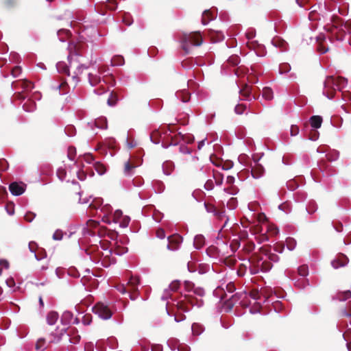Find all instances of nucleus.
<instances>
[{
  "mask_svg": "<svg viewBox=\"0 0 351 351\" xmlns=\"http://www.w3.org/2000/svg\"><path fill=\"white\" fill-rule=\"evenodd\" d=\"M106 7L110 10H114L117 8V3L115 0H106Z\"/></svg>",
  "mask_w": 351,
  "mask_h": 351,
  "instance_id": "603ef678",
  "label": "nucleus"
},
{
  "mask_svg": "<svg viewBox=\"0 0 351 351\" xmlns=\"http://www.w3.org/2000/svg\"><path fill=\"white\" fill-rule=\"evenodd\" d=\"M137 167V165L134 164L132 160H128L124 164V169L123 172L126 176H130L134 173L135 168Z\"/></svg>",
  "mask_w": 351,
  "mask_h": 351,
  "instance_id": "aec40b11",
  "label": "nucleus"
},
{
  "mask_svg": "<svg viewBox=\"0 0 351 351\" xmlns=\"http://www.w3.org/2000/svg\"><path fill=\"white\" fill-rule=\"evenodd\" d=\"M36 103L32 99H28L26 102L23 104V109L26 112H33L36 109Z\"/></svg>",
  "mask_w": 351,
  "mask_h": 351,
  "instance_id": "393cba45",
  "label": "nucleus"
},
{
  "mask_svg": "<svg viewBox=\"0 0 351 351\" xmlns=\"http://www.w3.org/2000/svg\"><path fill=\"white\" fill-rule=\"evenodd\" d=\"M2 5L5 9L10 10L17 5L16 0H2Z\"/></svg>",
  "mask_w": 351,
  "mask_h": 351,
  "instance_id": "c85d7f7f",
  "label": "nucleus"
},
{
  "mask_svg": "<svg viewBox=\"0 0 351 351\" xmlns=\"http://www.w3.org/2000/svg\"><path fill=\"white\" fill-rule=\"evenodd\" d=\"M247 270V267L244 264H241L238 268L237 274L239 276L245 275Z\"/></svg>",
  "mask_w": 351,
  "mask_h": 351,
  "instance_id": "052dcab7",
  "label": "nucleus"
},
{
  "mask_svg": "<svg viewBox=\"0 0 351 351\" xmlns=\"http://www.w3.org/2000/svg\"><path fill=\"white\" fill-rule=\"evenodd\" d=\"M308 38L311 43H315L314 44H312L313 47L319 53L324 54L328 51L329 48L328 45L323 43V42H326V36L324 33H319V34L310 36Z\"/></svg>",
  "mask_w": 351,
  "mask_h": 351,
  "instance_id": "39448f33",
  "label": "nucleus"
},
{
  "mask_svg": "<svg viewBox=\"0 0 351 351\" xmlns=\"http://www.w3.org/2000/svg\"><path fill=\"white\" fill-rule=\"evenodd\" d=\"M21 67L19 66H14L11 71L12 75L13 77H16L19 75V74L21 73Z\"/></svg>",
  "mask_w": 351,
  "mask_h": 351,
  "instance_id": "0e129e2a",
  "label": "nucleus"
},
{
  "mask_svg": "<svg viewBox=\"0 0 351 351\" xmlns=\"http://www.w3.org/2000/svg\"><path fill=\"white\" fill-rule=\"evenodd\" d=\"M191 329L194 335H199L204 330L203 326L197 323H194L191 326Z\"/></svg>",
  "mask_w": 351,
  "mask_h": 351,
  "instance_id": "72a5a7b5",
  "label": "nucleus"
},
{
  "mask_svg": "<svg viewBox=\"0 0 351 351\" xmlns=\"http://www.w3.org/2000/svg\"><path fill=\"white\" fill-rule=\"evenodd\" d=\"M262 261V257H261L257 253H254L251 256L249 259V262L252 265L250 269L252 274H257L260 271V265Z\"/></svg>",
  "mask_w": 351,
  "mask_h": 351,
  "instance_id": "9b49d317",
  "label": "nucleus"
},
{
  "mask_svg": "<svg viewBox=\"0 0 351 351\" xmlns=\"http://www.w3.org/2000/svg\"><path fill=\"white\" fill-rule=\"evenodd\" d=\"M339 153L336 150H333L325 154V157L330 161H335L339 158Z\"/></svg>",
  "mask_w": 351,
  "mask_h": 351,
  "instance_id": "c9c22d12",
  "label": "nucleus"
},
{
  "mask_svg": "<svg viewBox=\"0 0 351 351\" xmlns=\"http://www.w3.org/2000/svg\"><path fill=\"white\" fill-rule=\"evenodd\" d=\"M58 313L56 311H50L47 315V322L49 325L56 324L58 319Z\"/></svg>",
  "mask_w": 351,
  "mask_h": 351,
  "instance_id": "b1692460",
  "label": "nucleus"
},
{
  "mask_svg": "<svg viewBox=\"0 0 351 351\" xmlns=\"http://www.w3.org/2000/svg\"><path fill=\"white\" fill-rule=\"evenodd\" d=\"M45 339L43 338L39 339L36 343V349L38 351H43L45 349Z\"/></svg>",
  "mask_w": 351,
  "mask_h": 351,
  "instance_id": "a18cd8bd",
  "label": "nucleus"
},
{
  "mask_svg": "<svg viewBox=\"0 0 351 351\" xmlns=\"http://www.w3.org/2000/svg\"><path fill=\"white\" fill-rule=\"evenodd\" d=\"M342 32L345 34H348L350 36L348 40L349 44L351 45V22H346L342 25Z\"/></svg>",
  "mask_w": 351,
  "mask_h": 351,
  "instance_id": "cd10ccee",
  "label": "nucleus"
},
{
  "mask_svg": "<svg viewBox=\"0 0 351 351\" xmlns=\"http://www.w3.org/2000/svg\"><path fill=\"white\" fill-rule=\"evenodd\" d=\"M216 17V13L211 11V10H206L202 17V23L203 25L208 24L210 21H213Z\"/></svg>",
  "mask_w": 351,
  "mask_h": 351,
  "instance_id": "6ab92c4d",
  "label": "nucleus"
},
{
  "mask_svg": "<svg viewBox=\"0 0 351 351\" xmlns=\"http://www.w3.org/2000/svg\"><path fill=\"white\" fill-rule=\"evenodd\" d=\"M12 86L14 89L22 88L24 91H28L34 88V84L27 80H22L14 82Z\"/></svg>",
  "mask_w": 351,
  "mask_h": 351,
  "instance_id": "ddd939ff",
  "label": "nucleus"
},
{
  "mask_svg": "<svg viewBox=\"0 0 351 351\" xmlns=\"http://www.w3.org/2000/svg\"><path fill=\"white\" fill-rule=\"evenodd\" d=\"M123 217L122 211L121 210H117L112 217V221L116 223H118Z\"/></svg>",
  "mask_w": 351,
  "mask_h": 351,
  "instance_id": "37998d69",
  "label": "nucleus"
},
{
  "mask_svg": "<svg viewBox=\"0 0 351 351\" xmlns=\"http://www.w3.org/2000/svg\"><path fill=\"white\" fill-rule=\"evenodd\" d=\"M237 204V200L236 198L232 197L228 202L227 206L230 209H234L236 208Z\"/></svg>",
  "mask_w": 351,
  "mask_h": 351,
  "instance_id": "bf43d9fd",
  "label": "nucleus"
},
{
  "mask_svg": "<svg viewBox=\"0 0 351 351\" xmlns=\"http://www.w3.org/2000/svg\"><path fill=\"white\" fill-rule=\"evenodd\" d=\"M251 87H250L247 84H245L240 89L239 93L245 99L251 100Z\"/></svg>",
  "mask_w": 351,
  "mask_h": 351,
  "instance_id": "4be33fe9",
  "label": "nucleus"
},
{
  "mask_svg": "<svg viewBox=\"0 0 351 351\" xmlns=\"http://www.w3.org/2000/svg\"><path fill=\"white\" fill-rule=\"evenodd\" d=\"M140 283V279L138 277L131 276L130 278L126 287L128 288L127 293L129 294L130 298L132 300H134L138 298V286Z\"/></svg>",
  "mask_w": 351,
  "mask_h": 351,
  "instance_id": "0eeeda50",
  "label": "nucleus"
},
{
  "mask_svg": "<svg viewBox=\"0 0 351 351\" xmlns=\"http://www.w3.org/2000/svg\"><path fill=\"white\" fill-rule=\"evenodd\" d=\"M174 164L171 161H166L162 165V170L165 174L169 176L174 170Z\"/></svg>",
  "mask_w": 351,
  "mask_h": 351,
  "instance_id": "5701e85b",
  "label": "nucleus"
},
{
  "mask_svg": "<svg viewBox=\"0 0 351 351\" xmlns=\"http://www.w3.org/2000/svg\"><path fill=\"white\" fill-rule=\"evenodd\" d=\"M88 80L92 86H95L100 82V77L96 74L89 73Z\"/></svg>",
  "mask_w": 351,
  "mask_h": 351,
  "instance_id": "58836bf2",
  "label": "nucleus"
},
{
  "mask_svg": "<svg viewBox=\"0 0 351 351\" xmlns=\"http://www.w3.org/2000/svg\"><path fill=\"white\" fill-rule=\"evenodd\" d=\"M167 240L169 242L167 246V249L171 251H176L179 249L183 239L180 234H174L168 237Z\"/></svg>",
  "mask_w": 351,
  "mask_h": 351,
  "instance_id": "1a4fd4ad",
  "label": "nucleus"
},
{
  "mask_svg": "<svg viewBox=\"0 0 351 351\" xmlns=\"http://www.w3.org/2000/svg\"><path fill=\"white\" fill-rule=\"evenodd\" d=\"M298 274L302 277H306L307 276V266L306 265H302L300 266L298 269Z\"/></svg>",
  "mask_w": 351,
  "mask_h": 351,
  "instance_id": "6e6d98bb",
  "label": "nucleus"
},
{
  "mask_svg": "<svg viewBox=\"0 0 351 351\" xmlns=\"http://www.w3.org/2000/svg\"><path fill=\"white\" fill-rule=\"evenodd\" d=\"M274 249L276 252L282 253L285 249V245L281 243H277L274 245Z\"/></svg>",
  "mask_w": 351,
  "mask_h": 351,
  "instance_id": "e2e57ef3",
  "label": "nucleus"
},
{
  "mask_svg": "<svg viewBox=\"0 0 351 351\" xmlns=\"http://www.w3.org/2000/svg\"><path fill=\"white\" fill-rule=\"evenodd\" d=\"M25 184L23 183L12 182L9 186V189L11 193L14 195L18 196L22 195L25 190Z\"/></svg>",
  "mask_w": 351,
  "mask_h": 351,
  "instance_id": "2eb2a0df",
  "label": "nucleus"
},
{
  "mask_svg": "<svg viewBox=\"0 0 351 351\" xmlns=\"http://www.w3.org/2000/svg\"><path fill=\"white\" fill-rule=\"evenodd\" d=\"M58 88L60 89L61 94H65L69 90V85L66 81L62 82L61 84H60L58 86Z\"/></svg>",
  "mask_w": 351,
  "mask_h": 351,
  "instance_id": "09e8293b",
  "label": "nucleus"
},
{
  "mask_svg": "<svg viewBox=\"0 0 351 351\" xmlns=\"http://www.w3.org/2000/svg\"><path fill=\"white\" fill-rule=\"evenodd\" d=\"M218 248L213 245H211L206 249V253L210 257H216L218 254Z\"/></svg>",
  "mask_w": 351,
  "mask_h": 351,
  "instance_id": "ea45409f",
  "label": "nucleus"
},
{
  "mask_svg": "<svg viewBox=\"0 0 351 351\" xmlns=\"http://www.w3.org/2000/svg\"><path fill=\"white\" fill-rule=\"evenodd\" d=\"M180 42L182 49L187 54L191 51L192 46H200L203 43V38L199 32H193L184 34L180 38Z\"/></svg>",
  "mask_w": 351,
  "mask_h": 351,
  "instance_id": "7ed1b4c3",
  "label": "nucleus"
},
{
  "mask_svg": "<svg viewBox=\"0 0 351 351\" xmlns=\"http://www.w3.org/2000/svg\"><path fill=\"white\" fill-rule=\"evenodd\" d=\"M348 262V258L345 254L340 253L331 261V265L334 269H338L345 267Z\"/></svg>",
  "mask_w": 351,
  "mask_h": 351,
  "instance_id": "f8f14e48",
  "label": "nucleus"
},
{
  "mask_svg": "<svg viewBox=\"0 0 351 351\" xmlns=\"http://www.w3.org/2000/svg\"><path fill=\"white\" fill-rule=\"evenodd\" d=\"M195 299L190 295H186L182 300L178 302L176 304L177 310L181 312H188L191 306H194Z\"/></svg>",
  "mask_w": 351,
  "mask_h": 351,
  "instance_id": "6e6552de",
  "label": "nucleus"
},
{
  "mask_svg": "<svg viewBox=\"0 0 351 351\" xmlns=\"http://www.w3.org/2000/svg\"><path fill=\"white\" fill-rule=\"evenodd\" d=\"M254 165L252 166V176L254 178L258 179L263 176L265 172L263 167L258 162V160H254Z\"/></svg>",
  "mask_w": 351,
  "mask_h": 351,
  "instance_id": "dca6fc26",
  "label": "nucleus"
},
{
  "mask_svg": "<svg viewBox=\"0 0 351 351\" xmlns=\"http://www.w3.org/2000/svg\"><path fill=\"white\" fill-rule=\"evenodd\" d=\"M207 35L210 37V39L213 43H217L221 41L224 38L223 34L220 31L208 29L207 31Z\"/></svg>",
  "mask_w": 351,
  "mask_h": 351,
  "instance_id": "f3484780",
  "label": "nucleus"
},
{
  "mask_svg": "<svg viewBox=\"0 0 351 351\" xmlns=\"http://www.w3.org/2000/svg\"><path fill=\"white\" fill-rule=\"evenodd\" d=\"M167 131H169L170 132H173V130H171L170 125L160 128L158 130L153 131L150 135L152 141L155 144L159 143L160 138L162 137V135L166 134Z\"/></svg>",
  "mask_w": 351,
  "mask_h": 351,
  "instance_id": "9d476101",
  "label": "nucleus"
},
{
  "mask_svg": "<svg viewBox=\"0 0 351 351\" xmlns=\"http://www.w3.org/2000/svg\"><path fill=\"white\" fill-rule=\"evenodd\" d=\"M93 312L97 315L99 317L105 320L109 319L113 314L110 308L102 302H97L93 307Z\"/></svg>",
  "mask_w": 351,
  "mask_h": 351,
  "instance_id": "423d86ee",
  "label": "nucleus"
},
{
  "mask_svg": "<svg viewBox=\"0 0 351 351\" xmlns=\"http://www.w3.org/2000/svg\"><path fill=\"white\" fill-rule=\"evenodd\" d=\"M76 156V149L73 146H70L67 150V157L69 160L74 161Z\"/></svg>",
  "mask_w": 351,
  "mask_h": 351,
  "instance_id": "79ce46f5",
  "label": "nucleus"
},
{
  "mask_svg": "<svg viewBox=\"0 0 351 351\" xmlns=\"http://www.w3.org/2000/svg\"><path fill=\"white\" fill-rule=\"evenodd\" d=\"M177 97L180 98L183 102H187L189 101L191 95L186 90H183L177 93Z\"/></svg>",
  "mask_w": 351,
  "mask_h": 351,
  "instance_id": "7c9ffc66",
  "label": "nucleus"
},
{
  "mask_svg": "<svg viewBox=\"0 0 351 351\" xmlns=\"http://www.w3.org/2000/svg\"><path fill=\"white\" fill-rule=\"evenodd\" d=\"M239 62H240L239 57L237 55L231 56L228 58V62L234 66L237 65L239 63Z\"/></svg>",
  "mask_w": 351,
  "mask_h": 351,
  "instance_id": "864d4df0",
  "label": "nucleus"
},
{
  "mask_svg": "<svg viewBox=\"0 0 351 351\" xmlns=\"http://www.w3.org/2000/svg\"><path fill=\"white\" fill-rule=\"evenodd\" d=\"M317 209V206L314 200H308V215L315 213Z\"/></svg>",
  "mask_w": 351,
  "mask_h": 351,
  "instance_id": "8fccbe9b",
  "label": "nucleus"
},
{
  "mask_svg": "<svg viewBox=\"0 0 351 351\" xmlns=\"http://www.w3.org/2000/svg\"><path fill=\"white\" fill-rule=\"evenodd\" d=\"M272 267L271 263L269 261H264L261 262L260 265V270L263 272L269 271Z\"/></svg>",
  "mask_w": 351,
  "mask_h": 351,
  "instance_id": "f704fd0d",
  "label": "nucleus"
},
{
  "mask_svg": "<svg viewBox=\"0 0 351 351\" xmlns=\"http://www.w3.org/2000/svg\"><path fill=\"white\" fill-rule=\"evenodd\" d=\"M122 22L126 25H130L133 23V18L132 15L128 12H124L122 14Z\"/></svg>",
  "mask_w": 351,
  "mask_h": 351,
  "instance_id": "473e14b6",
  "label": "nucleus"
},
{
  "mask_svg": "<svg viewBox=\"0 0 351 351\" xmlns=\"http://www.w3.org/2000/svg\"><path fill=\"white\" fill-rule=\"evenodd\" d=\"M255 248V244L252 241H247L243 246V250L249 254L252 252Z\"/></svg>",
  "mask_w": 351,
  "mask_h": 351,
  "instance_id": "49530a36",
  "label": "nucleus"
},
{
  "mask_svg": "<svg viewBox=\"0 0 351 351\" xmlns=\"http://www.w3.org/2000/svg\"><path fill=\"white\" fill-rule=\"evenodd\" d=\"M341 96L345 101L351 103V93L350 92H342Z\"/></svg>",
  "mask_w": 351,
  "mask_h": 351,
  "instance_id": "774afa93",
  "label": "nucleus"
},
{
  "mask_svg": "<svg viewBox=\"0 0 351 351\" xmlns=\"http://www.w3.org/2000/svg\"><path fill=\"white\" fill-rule=\"evenodd\" d=\"M130 218L128 216H123L118 223L121 228H126L128 226Z\"/></svg>",
  "mask_w": 351,
  "mask_h": 351,
  "instance_id": "3c124183",
  "label": "nucleus"
},
{
  "mask_svg": "<svg viewBox=\"0 0 351 351\" xmlns=\"http://www.w3.org/2000/svg\"><path fill=\"white\" fill-rule=\"evenodd\" d=\"M213 178L217 185H221L223 183V175L217 171H213Z\"/></svg>",
  "mask_w": 351,
  "mask_h": 351,
  "instance_id": "a19ab883",
  "label": "nucleus"
},
{
  "mask_svg": "<svg viewBox=\"0 0 351 351\" xmlns=\"http://www.w3.org/2000/svg\"><path fill=\"white\" fill-rule=\"evenodd\" d=\"M36 214L32 212H27L24 218L28 222H32L33 219L35 218Z\"/></svg>",
  "mask_w": 351,
  "mask_h": 351,
  "instance_id": "338daca9",
  "label": "nucleus"
},
{
  "mask_svg": "<svg viewBox=\"0 0 351 351\" xmlns=\"http://www.w3.org/2000/svg\"><path fill=\"white\" fill-rule=\"evenodd\" d=\"M111 62L112 66H122L124 64L125 60L123 56H115L112 58Z\"/></svg>",
  "mask_w": 351,
  "mask_h": 351,
  "instance_id": "2f4dec72",
  "label": "nucleus"
},
{
  "mask_svg": "<svg viewBox=\"0 0 351 351\" xmlns=\"http://www.w3.org/2000/svg\"><path fill=\"white\" fill-rule=\"evenodd\" d=\"M272 44L281 49L286 51L288 49V43L280 38H274L272 39Z\"/></svg>",
  "mask_w": 351,
  "mask_h": 351,
  "instance_id": "412c9836",
  "label": "nucleus"
},
{
  "mask_svg": "<svg viewBox=\"0 0 351 351\" xmlns=\"http://www.w3.org/2000/svg\"><path fill=\"white\" fill-rule=\"evenodd\" d=\"M58 35L62 41H64L66 38L70 36V32L67 29H61L58 31Z\"/></svg>",
  "mask_w": 351,
  "mask_h": 351,
  "instance_id": "c03bdc74",
  "label": "nucleus"
},
{
  "mask_svg": "<svg viewBox=\"0 0 351 351\" xmlns=\"http://www.w3.org/2000/svg\"><path fill=\"white\" fill-rule=\"evenodd\" d=\"M240 246V241L238 239H234L230 243V247L233 252H235Z\"/></svg>",
  "mask_w": 351,
  "mask_h": 351,
  "instance_id": "680f3d73",
  "label": "nucleus"
},
{
  "mask_svg": "<svg viewBox=\"0 0 351 351\" xmlns=\"http://www.w3.org/2000/svg\"><path fill=\"white\" fill-rule=\"evenodd\" d=\"M94 167H95V169L96 170V171L99 175H103L106 171V167L102 163H101L99 162H96L94 164Z\"/></svg>",
  "mask_w": 351,
  "mask_h": 351,
  "instance_id": "4c0bfd02",
  "label": "nucleus"
},
{
  "mask_svg": "<svg viewBox=\"0 0 351 351\" xmlns=\"http://www.w3.org/2000/svg\"><path fill=\"white\" fill-rule=\"evenodd\" d=\"M204 206L206 207V210L208 213H213L219 219H223L225 215V210L223 209L219 210L217 207H215L213 204L210 203H204Z\"/></svg>",
  "mask_w": 351,
  "mask_h": 351,
  "instance_id": "4468645a",
  "label": "nucleus"
},
{
  "mask_svg": "<svg viewBox=\"0 0 351 351\" xmlns=\"http://www.w3.org/2000/svg\"><path fill=\"white\" fill-rule=\"evenodd\" d=\"M56 174H57V176L58 178L60 180H64L66 176V169L64 167H59L57 170V172H56Z\"/></svg>",
  "mask_w": 351,
  "mask_h": 351,
  "instance_id": "de8ad7c7",
  "label": "nucleus"
},
{
  "mask_svg": "<svg viewBox=\"0 0 351 351\" xmlns=\"http://www.w3.org/2000/svg\"><path fill=\"white\" fill-rule=\"evenodd\" d=\"M180 286V282L178 280H174L169 285V289L173 291L178 290Z\"/></svg>",
  "mask_w": 351,
  "mask_h": 351,
  "instance_id": "4d7b16f0",
  "label": "nucleus"
},
{
  "mask_svg": "<svg viewBox=\"0 0 351 351\" xmlns=\"http://www.w3.org/2000/svg\"><path fill=\"white\" fill-rule=\"evenodd\" d=\"M190 171L193 175H197L199 172L203 171V167L199 162H195L189 167Z\"/></svg>",
  "mask_w": 351,
  "mask_h": 351,
  "instance_id": "a878e982",
  "label": "nucleus"
},
{
  "mask_svg": "<svg viewBox=\"0 0 351 351\" xmlns=\"http://www.w3.org/2000/svg\"><path fill=\"white\" fill-rule=\"evenodd\" d=\"M246 109V106L244 104H238L235 106L234 111L238 114H241Z\"/></svg>",
  "mask_w": 351,
  "mask_h": 351,
  "instance_id": "13d9d810",
  "label": "nucleus"
},
{
  "mask_svg": "<svg viewBox=\"0 0 351 351\" xmlns=\"http://www.w3.org/2000/svg\"><path fill=\"white\" fill-rule=\"evenodd\" d=\"M117 101V97L116 95H114L112 93L110 94V97L108 99V104L109 106H114Z\"/></svg>",
  "mask_w": 351,
  "mask_h": 351,
  "instance_id": "5fc2aeb1",
  "label": "nucleus"
},
{
  "mask_svg": "<svg viewBox=\"0 0 351 351\" xmlns=\"http://www.w3.org/2000/svg\"><path fill=\"white\" fill-rule=\"evenodd\" d=\"M263 97L267 100L273 99V91L269 87H265L263 90Z\"/></svg>",
  "mask_w": 351,
  "mask_h": 351,
  "instance_id": "e433bc0d",
  "label": "nucleus"
},
{
  "mask_svg": "<svg viewBox=\"0 0 351 351\" xmlns=\"http://www.w3.org/2000/svg\"><path fill=\"white\" fill-rule=\"evenodd\" d=\"M82 45L81 43H75L73 42L70 43L69 45V55L68 56L69 66L64 62H59L57 63L56 67L59 73L66 74L70 76L69 67L74 68L73 75L71 76L75 85L78 82V75L82 73L83 70L87 69L88 66L80 64L79 58L81 56V49Z\"/></svg>",
  "mask_w": 351,
  "mask_h": 351,
  "instance_id": "f257e3e1",
  "label": "nucleus"
},
{
  "mask_svg": "<svg viewBox=\"0 0 351 351\" xmlns=\"http://www.w3.org/2000/svg\"><path fill=\"white\" fill-rule=\"evenodd\" d=\"M348 84V80L342 77L328 76L324 82L323 94L328 99H332L335 97L336 90L342 91Z\"/></svg>",
  "mask_w": 351,
  "mask_h": 351,
  "instance_id": "f03ea898",
  "label": "nucleus"
},
{
  "mask_svg": "<svg viewBox=\"0 0 351 351\" xmlns=\"http://www.w3.org/2000/svg\"><path fill=\"white\" fill-rule=\"evenodd\" d=\"M350 298H351V291L346 290L337 293L335 295L332 296V300L344 302Z\"/></svg>",
  "mask_w": 351,
  "mask_h": 351,
  "instance_id": "a211bd4d",
  "label": "nucleus"
},
{
  "mask_svg": "<svg viewBox=\"0 0 351 351\" xmlns=\"http://www.w3.org/2000/svg\"><path fill=\"white\" fill-rule=\"evenodd\" d=\"M205 243V239L203 235L199 234L195 236L194 239V246L197 249L202 248Z\"/></svg>",
  "mask_w": 351,
  "mask_h": 351,
  "instance_id": "bb28decb",
  "label": "nucleus"
},
{
  "mask_svg": "<svg viewBox=\"0 0 351 351\" xmlns=\"http://www.w3.org/2000/svg\"><path fill=\"white\" fill-rule=\"evenodd\" d=\"M268 259L270 262L277 263L280 260V257L274 254V253H269L268 256Z\"/></svg>",
  "mask_w": 351,
  "mask_h": 351,
  "instance_id": "69168bd1",
  "label": "nucleus"
},
{
  "mask_svg": "<svg viewBox=\"0 0 351 351\" xmlns=\"http://www.w3.org/2000/svg\"><path fill=\"white\" fill-rule=\"evenodd\" d=\"M323 118L319 115H313L308 118V124L311 127L308 132V141H317L319 138V133L317 129L322 126Z\"/></svg>",
  "mask_w": 351,
  "mask_h": 351,
  "instance_id": "20e7f679",
  "label": "nucleus"
},
{
  "mask_svg": "<svg viewBox=\"0 0 351 351\" xmlns=\"http://www.w3.org/2000/svg\"><path fill=\"white\" fill-rule=\"evenodd\" d=\"M240 299V295L236 293L231 296V298L226 302V304L230 308H232L234 304Z\"/></svg>",
  "mask_w": 351,
  "mask_h": 351,
  "instance_id": "c756f323",
  "label": "nucleus"
}]
</instances>
